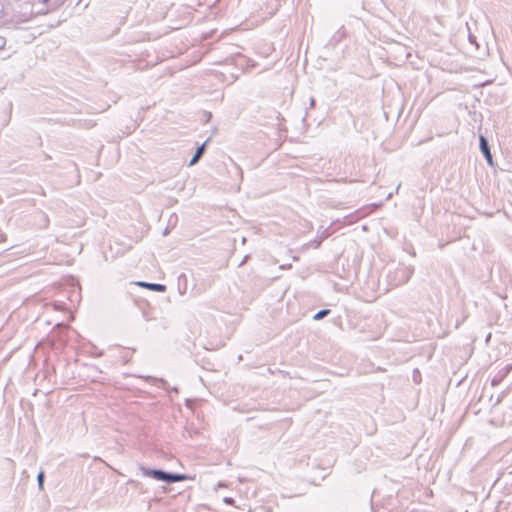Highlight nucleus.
<instances>
[{
  "label": "nucleus",
  "instance_id": "1",
  "mask_svg": "<svg viewBox=\"0 0 512 512\" xmlns=\"http://www.w3.org/2000/svg\"><path fill=\"white\" fill-rule=\"evenodd\" d=\"M140 471L145 477H150L168 484L184 481L188 479L186 474L167 472L161 469H151L143 465L139 466Z\"/></svg>",
  "mask_w": 512,
  "mask_h": 512
},
{
  "label": "nucleus",
  "instance_id": "2",
  "mask_svg": "<svg viewBox=\"0 0 512 512\" xmlns=\"http://www.w3.org/2000/svg\"><path fill=\"white\" fill-rule=\"evenodd\" d=\"M413 273V266H405L401 264L393 271L388 273L387 280L391 287H398L400 285L406 284L412 277Z\"/></svg>",
  "mask_w": 512,
  "mask_h": 512
},
{
  "label": "nucleus",
  "instance_id": "3",
  "mask_svg": "<svg viewBox=\"0 0 512 512\" xmlns=\"http://www.w3.org/2000/svg\"><path fill=\"white\" fill-rule=\"evenodd\" d=\"M332 226H328L325 230H323L321 232V234H318V236L313 240L311 241L308 246L309 247H313V248H317L319 247V245L321 244V242L327 238L331 233L334 232V230L331 229Z\"/></svg>",
  "mask_w": 512,
  "mask_h": 512
},
{
  "label": "nucleus",
  "instance_id": "4",
  "mask_svg": "<svg viewBox=\"0 0 512 512\" xmlns=\"http://www.w3.org/2000/svg\"><path fill=\"white\" fill-rule=\"evenodd\" d=\"M136 284L140 287H144V288H147L151 291H155V292H165L166 291V286L164 284H160V283H150V282H144V281H139V282H136Z\"/></svg>",
  "mask_w": 512,
  "mask_h": 512
},
{
  "label": "nucleus",
  "instance_id": "5",
  "mask_svg": "<svg viewBox=\"0 0 512 512\" xmlns=\"http://www.w3.org/2000/svg\"><path fill=\"white\" fill-rule=\"evenodd\" d=\"M480 150L486 158L487 162L492 165V155L490 152L488 141L485 137L480 136Z\"/></svg>",
  "mask_w": 512,
  "mask_h": 512
},
{
  "label": "nucleus",
  "instance_id": "6",
  "mask_svg": "<svg viewBox=\"0 0 512 512\" xmlns=\"http://www.w3.org/2000/svg\"><path fill=\"white\" fill-rule=\"evenodd\" d=\"M205 149H206V143H203L201 146H199L196 149V152L194 153L192 159L189 162V166L195 165L200 160V158L203 156V154L205 152Z\"/></svg>",
  "mask_w": 512,
  "mask_h": 512
},
{
  "label": "nucleus",
  "instance_id": "7",
  "mask_svg": "<svg viewBox=\"0 0 512 512\" xmlns=\"http://www.w3.org/2000/svg\"><path fill=\"white\" fill-rule=\"evenodd\" d=\"M178 290L180 294H185L187 290V276L182 273L178 276Z\"/></svg>",
  "mask_w": 512,
  "mask_h": 512
},
{
  "label": "nucleus",
  "instance_id": "8",
  "mask_svg": "<svg viewBox=\"0 0 512 512\" xmlns=\"http://www.w3.org/2000/svg\"><path fill=\"white\" fill-rule=\"evenodd\" d=\"M331 312L330 309H322V310H319L314 316H313V320H321L323 318H325L327 315H329Z\"/></svg>",
  "mask_w": 512,
  "mask_h": 512
},
{
  "label": "nucleus",
  "instance_id": "9",
  "mask_svg": "<svg viewBox=\"0 0 512 512\" xmlns=\"http://www.w3.org/2000/svg\"><path fill=\"white\" fill-rule=\"evenodd\" d=\"M45 474L44 471H40L37 475V483L40 490H43Z\"/></svg>",
  "mask_w": 512,
  "mask_h": 512
},
{
  "label": "nucleus",
  "instance_id": "10",
  "mask_svg": "<svg viewBox=\"0 0 512 512\" xmlns=\"http://www.w3.org/2000/svg\"><path fill=\"white\" fill-rule=\"evenodd\" d=\"M224 503L228 504V505H233L234 504V499L231 498V497H225L223 499Z\"/></svg>",
  "mask_w": 512,
  "mask_h": 512
},
{
  "label": "nucleus",
  "instance_id": "11",
  "mask_svg": "<svg viewBox=\"0 0 512 512\" xmlns=\"http://www.w3.org/2000/svg\"><path fill=\"white\" fill-rule=\"evenodd\" d=\"M460 238V235H455L453 236L451 239L447 240L444 244H440V247H443L445 244L451 242V241H454L456 239Z\"/></svg>",
  "mask_w": 512,
  "mask_h": 512
},
{
  "label": "nucleus",
  "instance_id": "12",
  "mask_svg": "<svg viewBox=\"0 0 512 512\" xmlns=\"http://www.w3.org/2000/svg\"><path fill=\"white\" fill-rule=\"evenodd\" d=\"M170 233V227L166 226L164 230L162 231L163 236H167Z\"/></svg>",
  "mask_w": 512,
  "mask_h": 512
},
{
  "label": "nucleus",
  "instance_id": "13",
  "mask_svg": "<svg viewBox=\"0 0 512 512\" xmlns=\"http://www.w3.org/2000/svg\"><path fill=\"white\" fill-rule=\"evenodd\" d=\"M5 241H6L5 235L0 233V243L5 242Z\"/></svg>",
  "mask_w": 512,
  "mask_h": 512
},
{
  "label": "nucleus",
  "instance_id": "14",
  "mask_svg": "<svg viewBox=\"0 0 512 512\" xmlns=\"http://www.w3.org/2000/svg\"><path fill=\"white\" fill-rule=\"evenodd\" d=\"M158 381L161 382V385H159V387H163L164 388V386L167 384L166 381L163 380V379H159Z\"/></svg>",
  "mask_w": 512,
  "mask_h": 512
},
{
  "label": "nucleus",
  "instance_id": "15",
  "mask_svg": "<svg viewBox=\"0 0 512 512\" xmlns=\"http://www.w3.org/2000/svg\"><path fill=\"white\" fill-rule=\"evenodd\" d=\"M315 106V100L314 98H310V108H313Z\"/></svg>",
  "mask_w": 512,
  "mask_h": 512
},
{
  "label": "nucleus",
  "instance_id": "16",
  "mask_svg": "<svg viewBox=\"0 0 512 512\" xmlns=\"http://www.w3.org/2000/svg\"><path fill=\"white\" fill-rule=\"evenodd\" d=\"M362 230L366 232L368 230V226H362Z\"/></svg>",
  "mask_w": 512,
  "mask_h": 512
},
{
  "label": "nucleus",
  "instance_id": "17",
  "mask_svg": "<svg viewBox=\"0 0 512 512\" xmlns=\"http://www.w3.org/2000/svg\"><path fill=\"white\" fill-rule=\"evenodd\" d=\"M413 378H414V381L417 382L418 375L417 374L413 375Z\"/></svg>",
  "mask_w": 512,
  "mask_h": 512
},
{
  "label": "nucleus",
  "instance_id": "18",
  "mask_svg": "<svg viewBox=\"0 0 512 512\" xmlns=\"http://www.w3.org/2000/svg\"><path fill=\"white\" fill-rule=\"evenodd\" d=\"M496 383H497V380H496V379H493V380H492V385H496Z\"/></svg>",
  "mask_w": 512,
  "mask_h": 512
},
{
  "label": "nucleus",
  "instance_id": "19",
  "mask_svg": "<svg viewBox=\"0 0 512 512\" xmlns=\"http://www.w3.org/2000/svg\"><path fill=\"white\" fill-rule=\"evenodd\" d=\"M415 374L419 375V371L417 369L414 370V374L413 375H415Z\"/></svg>",
  "mask_w": 512,
  "mask_h": 512
},
{
  "label": "nucleus",
  "instance_id": "20",
  "mask_svg": "<svg viewBox=\"0 0 512 512\" xmlns=\"http://www.w3.org/2000/svg\"><path fill=\"white\" fill-rule=\"evenodd\" d=\"M248 259V256H245L244 260L242 261L241 265Z\"/></svg>",
  "mask_w": 512,
  "mask_h": 512
},
{
  "label": "nucleus",
  "instance_id": "21",
  "mask_svg": "<svg viewBox=\"0 0 512 512\" xmlns=\"http://www.w3.org/2000/svg\"><path fill=\"white\" fill-rule=\"evenodd\" d=\"M146 379L147 380H152L153 378L151 376H148Z\"/></svg>",
  "mask_w": 512,
  "mask_h": 512
},
{
  "label": "nucleus",
  "instance_id": "22",
  "mask_svg": "<svg viewBox=\"0 0 512 512\" xmlns=\"http://www.w3.org/2000/svg\"><path fill=\"white\" fill-rule=\"evenodd\" d=\"M44 3H47L49 0H42Z\"/></svg>",
  "mask_w": 512,
  "mask_h": 512
},
{
  "label": "nucleus",
  "instance_id": "23",
  "mask_svg": "<svg viewBox=\"0 0 512 512\" xmlns=\"http://www.w3.org/2000/svg\"><path fill=\"white\" fill-rule=\"evenodd\" d=\"M3 45H4V44H1V45H0V48H2V47H3Z\"/></svg>",
  "mask_w": 512,
  "mask_h": 512
}]
</instances>
